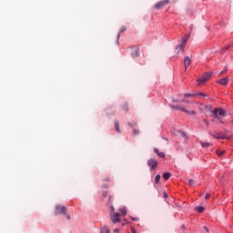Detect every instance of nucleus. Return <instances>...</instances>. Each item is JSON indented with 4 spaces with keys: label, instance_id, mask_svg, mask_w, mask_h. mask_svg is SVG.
I'll use <instances>...</instances> for the list:
<instances>
[{
    "label": "nucleus",
    "instance_id": "nucleus-2",
    "mask_svg": "<svg viewBox=\"0 0 233 233\" xmlns=\"http://www.w3.org/2000/svg\"><path fill=\"white\" fill-rule=\"evenodd\" d=\"M59 214L66 215V207L56 205L55 209V216H59Z\"/></svg>",
    "mask_w": 233,
    "mask_h": 233
},
{
    "label": "nucleus",
    "instance_id": "nucleus-12",
    "mask_svg": "<svg viewBox=\"0 0 233 233\" xmlns=\"http://www.w3.org/2000/svg\"><path fill=\"white\" fill-rule=\"evenodd\" d=\"M123 32H127V26H122L121 27L120 32L118 33V35L116 36L117 45H119V37H121V34H123Z\"/></svg>",
    "mask_w": 233,
    "mask_h": 233
},
{
    "label": "nucleus",
    "instance_id": "nucleus-14",
    "mask_svg": "<svg viewBox=\"0 0 233 233\" xmlns=\"http://www.w3.org/2000/svg\"><path fill=\"white\" fill-rule=\"evenodd\" d=\"M115 130H116V132H117L118 134L121 133V129H119V122H117V120L115 121Z\"/></svg>",
    "mask_w": 233,
    "mask_h": 233
},
{
    "label": "nucleus",
    "instance_id": "nucleus-1",
    "mask_svg": "<svg viewBox=\"0 0 233 233\" xmlns=\"http://www.w3.org/2000/svg\"><path fill=\"white\" fill-rule=\"evenodd\" d=\"M173 110H180L181 112H185L187 116H196V110L194 109H187V107L179 106H172Z\"/></svg>",
    "mask_w": 233,
    "mask_h": 233
},
{
    "label": "nucleus",
    "instance_id": "nucleus-27",
    "mask_svg": "<svg viewBox=\"0 0 233 233\" xmlns=\"http://www.w3.org/2000/svg\"><path fill=\"white\" fill-rule=\"evenodd\" d=\"M132 134H133V136H139V130L133 129Z\"/></svg>",
    "mask_w": 233,
    "mask_h": 233
},
{
    "label": "nucleus",
    "instance_id": "nucleus-16",
    "mask_svg": "<svg viewBox=\"0 0 233 233\" xmlns=\"http://www.w3.org/2000/svg\"><path fill=\"white\" fill-rule=\"evenodd\" d=\"M200 145L203 147V148H208V147H212V144L208 142H200Z\"/></svg>",
    "mask_w": 233,
    "mask_h": 233
},
{
    "label": "nucleus",
    "instance_id": "nucleus-13",
    "mask_svg": "<svg viewBox=\"0 0 233 233\" xmlns=\"http://www.w3.org/2000/svg\"><path fill=\"white\" fill-rule=\"evenodd\" d=\"M195 210H196V212H198V214H203V212H205V208L202 206L196 207Z\"/></svg>",
    "mask_w": 233,
    "mask_h": 233
},
{
    "label": "nucleus",
    "instance_id": "nucleus-10",
    "mask_svg": "<svg viewBox=\"0 0 233 233\" xmlns=\"http://www.w3.org/2000/svg\"><path fill=\"white\" fill-rule=\"evenodd\" d=\"M191 63H192V59H190V57H188V56H186L184 59L185 70L188 69V66H190Z\"/></svg>",
    "mask_w": 233,
    "mask_h": 233
},
{
    "label": "nucleus",
    "instance_id": "nucleus-33",
    "mask_svg": "<svg viewBox=\"0 0 233 233\" xmlns=\"http://www.w3.org/2000/svg\"><path fill=\"white\" fill-rule=\"evenodd\" d=\"M230 46H233V44H229L228 46L225 47V50H228V48H230Z\"/></svg>",
    "mask_w": 233,
    "mask_h": 233
},
{
    "label": "nucleus",
    "instance_id": "nucleus-19",
    "mask_svg": "<svg viewBox=\"0 0 233 233\" xmlns=\"http://www.w3.org/2000/svg\"><path fill=\"white\" fill-rule=\"evenodd\" d=\"M187 183L189 187H196V182L194 181V179H188Z\"/></svg>",
    "mask_w": 233,
    "mask_h": 233
},
{
    "label": "nucleus",
    "instance_id": "nucleus-38",
    "mask_svg": "<svg viewBox=\"0 0 233 233\" xmlns=\"http://www.w3.org/2000/svg\"><path fill=\"white\" fill-rule=\"evenodd\" d=\"M164 198H168V195L166 192H164Z\"/></svg>",
    "mask_w": 233,
    "mask_h": 233
},
{
    "label": "nucleus",
    "instance_id": "nucleus-24",
    "mask_svg": "<svg viewBox=\"0 0 233 233\" xmlns=\"http://www.w3.org/2000/svg\"><path fill=\"white\" fill-rule=\"evenodd\" d=\"M119 211L121 212V214H123V216H127V209L125 208H121Z\"/></svg>",
    "mask_w": 233,
    "mask_h": 233
},
{
    "label": "nucleus",
    "instance_id": "nucleus-20",
    "mask_svg": "<svg viewBox=\"0 0 233 233\" xmlns=\"http://www.w3.org/2000/svg\"><path fill=\"white\" fill-rule=\"evenodd\" d=\"M196 96H198V94H190V93H187L184 95L185 97H196Z\"/></svg>",
    "mask_w": 233,
    "mask_h": 233
},
{
    "label": "nucleus",
    "instance_id": "nucleus-42",
    "mask_svg": "<svg viewBox=\"0 0 233 233\" xmlns=\"http://www.w3.org/2000/svg\"><path fill=\"white\" fill-rule=\"evenodd\" d=\"M132 233H137V232H136V229H132Z\"/></svg>",
    "mask_w": 233,
    "mask_h": 233
},
{
    "label": "nucleus",
    "instance_id": "nucleus-29",
    "mask_svg": "<svg viewBox=\"0 0 233 233\" xmlns=\"http://www.w3.org/2000/svg\"><path fill=\"white\" fill-rule=\"evenodd\" d=\"M123 110H125V112H128V105L126 104L124 106H123Z\"/></svg>",
    "mask_w": 233,
    "mask_h": 233
},
{
    "label": "nucleus",
    "instance_id": "nucleus-40",
    "mask_svg": "<svg viewBox=\"0 0 233 233\" xmlns=\"http://www.w3.org/2000/svg\"><path fill=\"white\" fill-rule=\"evenodd\" d=\"M104 198H106V192L103 193Z\"/></svg>",
    "mask_w": 233,
    "mask_h": 233
},
{
    "label": "nucleus",
    "instance_id": "nucleus-22",
    "mask_svg": "<svg viewBox=\"0 0 233 233\" xmlns=\"http://www.w3.org/2000/svg\"><path fill=\"white\" fill-rule=\"evenodd\" d=\"M161 179V175H157L155 177V183L156 185H157V183H159V180Z\"/></svg>",
    "mask_w": 233,
    "mask_h": 233
},
{
    "label": "nucleus",
    "instance_id": "nucleus-26",
    "mask_svg": "<svg viewBox=\"0 0 233 233\" xmlns=\"http://www.w3.org/2000/svg\"><path fill=\"white\" fill-rule=\"evenodd\" d=\"M197 96H201L204 97L205 99H207V97H208V96H207V94H205V93H197Z\"/></svg>",
    "mask_w": 233,
    "mask_h": 233
},
{
    "label": "nucleus",
    "instance_id": "nucleus-30",
    "mask_svg": "<svg viewBox=\"0 0 233 233\" xmlns=\"http://www.w3.org/2000/svg\"><path fill=\"white\" fill-rule=\"evenodd\" d=\"M203 123H205V125H207V127H208L210 125V122H208V120H207V119H203Z\"/></svg>",
    "mask_w": 233,
    "mask_h": 233
},
{
    "label": "nucleus",
    "instance_id": "nucleus-3",
    "mask_svg": "<svg viewBox=\"0 0 233 233\" xmlns=\"http://www.w3.org/2000/svg\"><path fill=\"white\" fill-rule=\"evenodd\" d=\"M212 77V73H205L200 78L198 79V85H203L204 83H207L208 79Z\"/></svg>",
    "mask_w": 233,
    "mask_h": 233
},
{
    "label": "nucleus",
    "instance_id": "nucleus-5",
    "mask_svg": "<svg viewBox=\"0 0 233 233\" xmlns=\"http://www.w3.org/2000/svg\"><path fill=\"white\" fill-rule=\"evenodd\" d=\"M212 114L214 116V117H216L217 119H221V117H219V116H225V114H227L225 112V110L221 109V108H215L212 111Z\"/></svg>",
    "mask_w": 233,
    "mask_h": 233
},
{
    "label": "nucleus",
    "instance_id": "nucleus-31",
    "mask_svg": "<svg viewBox=\"0 0 233 233\" xmlns=\"http://www.w3.org/2000/svg\"><path fill=\"white\" fill-rule=\"evenodd\" d=\"M133 56H134L135 57H137V56H139V51H138V50H136V51H135V54H133Z\"/></svg>",
    "mask_w": 233,
    "mask_h": 233
},
{
    "label": "nucleus",
    "instance_id": "nucleus-39",
    "mask_svg": "<svg viewBox=\"0 0 233 233\" xmlns=\"http://www.w3.org/2000/svg\"><path fill=\"white\" fill-rule=\"evenodd\" d=\"M66 219L70 220V215L69 214L66 215Z\"/></svg>",
    "mask_w": 233,
    "mask_h": 233
},
{
    "label": "nucleus",
    "instance_id": "nucleus-36",
    "mask_svg": "<svg viewBox=\"0 0 233 233\" xmlns=\"http://www.w3.org/2000/svg\"><path fill=\"white\" fill-rule=\"evenodd\" d=\"M114 233H119V228H115Z\"/></svg>",
    "mask_w": 233,
    "mask_h": 233
},
{
    "label": "nucleus",
    "instance_id": "nucleus-17",
    "mask_svg": "<svg viewBox=\"0 0 233 233\" xmlns=\"http://www.w3.org/2000/svg\"><path fill=\"white\" fill-rule=\"evenodd\" d=\"M170 172L164 173L162 177L166 179V181H168L170 179Z\"/></svg>",
    "mask_w": 233,
    "mask_h": 233
},
{
    "label": "nucleus",
    "instance_id": "nucleus-23",
    "mask_svg": "<svg viewBox=\"0 0 233 233\" xmlns=\"http://www.w3.org/2000/svg\"><path fill=\"white\" fill-rule=\"evenodd\" d=\"M180 136H182V137H184L185 141H187L188 137H187V134H185V132L180 131Z\"/></svg>",
    "mask_w": 233,
    "mask_h": 233
},
{
    "label": "nucleus",
    "instance_id": "nucleus-41",
    "mask_svg": "<svg viewBox=\"0 0 233 233\" xmlns=\"http://www.w3.org/2000/svg\"><path fill=\"white\" fill-rule=\"evenodd\" d=\"M111 210H112V212H114V210H115V209H114V207H112V206H111Z\"/></svg>",
    "mask_w": 233,
    "mask_h": 233
},
{
    "label": "nucleus",
    "instance_id": "nucleus-28",
    "mask_svg": "<svg viewBox=\"0 0 233 233\" xmlns=\"http://www.w3.org/2000/svg\"><path fill=\"white\" fill-rule=\"evenodd\" d=\"M217 154L219 157H221V156H223V154H225V151H219V150H217Z\"/></svg>",
    "mask_w": 233,
    "mask_h": 233
},
{
    "label": "nucleus",
    "instance_id": "nucleus-7",
    "mask_svg": "<svg viewBox=\"0 0 233 233\" xmlns=\"http://www.w3.org/2000/svg\"><path fill=\"white\" fill-rule=\"evenodd\" d=\"M188 39H190V35H185L182 38V43L180 46V50H185V46H187V43L188 41Z\"/></svg>",
    "mask_w": 233,
    "mask_h": 233
},
{
    "label": "nucleus",
    "instance_id": "nucleus-15",
    "mask_svg": "<svg viewBox=\"0 0 233 233\" xmlns=\"http://www.w3.org/2000/svg\"><path fill=\"white\" fill-rule=\"evenodd\" d=\"M154 152L157 153L158 157H165V153L159 152V149L155 148Z\"/></svg>",
    "mask_w": 233,
    "mask_h": 233
},
{
    "label": "nucleus",
    "instance_id": "nucleus-18",
    "mask_svg": "<svg viewBox=\"0 0 233 233\" xmlns=\"http://www.w3.org/2000/svg\"><path fill=\"white\" fill-rule=\"evenodd\" d=\"M211 136L213 137H215L216 139H225V136H220L218 134H217V135L212 134Z\"/></svg>",
    "mask_w": 233,
    "mask_h": 233
},
{
    "label": "nucleus",
    "instance_id": "nucleus-37",
    "mask_svg": "<svg viewBox=\"0 0 233 233\" xmlns=\"http://www.w3.org/2000/svg\"><path fill=\"white\" fill-rule=\"evenodd\" d=\"M204 230H206V232H209L208 228H207L206 226H204Z\"/></svg>",
    "mask_w": 233,
    "mask_h": 233
},
{
    "label": "nucleus",
    "instance_id": "nucleus-9",
    "mask_svg": "<svg viewBox=\"0 0 233 233\" xmlns=\"http://www.w3.org/2000/svg\"><path fill=\"white\" fill-rule=\"evenodd\" d=\"M197 105H198V110L201 112H205V110H210V106H205V104L195 102Z\"/></svg>",
    "mask_w": 233,
    "mask_h": 233
},
{
    "label": "nucleus",
    "instance_id": "nucleus-25",
    "mask_svg": "<svg viewBox=\"0 0 233 233\" xmlns=\"http://www.w3.org/2000/svg\"><path fill=\"white\" fill-rule=\"evenodd\" d=\"M181 44L178 45L177 47H176V50H177V54H179V52H183V50H181Z\"/></svg>",
    "mask_w": 233,
    "mask_h": 233
},
{
    "label": "nucleus",
    "instance_id": "nucleus-6",
    "mask_svg": "<svg viewBox=\"0 0 233 233\" xmlns=\"http://www.w3.org/2000/svg\"><path fill=\"white\" fill-rule=\"evenodd\" d=\"M168 3H170V0H162L155 5V8L157 10H161V8H163V6H167Z\"/></svg>",
    "mask_w": 233,
    "mask_h": 233
},
{
    "label": "nucleus",
    "instance_id": "nucleus-21",
    "mask_svg": "<svg viewBox=\"0 0 233 233\" xmlns=\"http://www.w3.org/2000/svg\"><path fill=\"white\" fill-rule=\"evenodd\" d=\"M101 233H110V229H108L106 227H104L101 228Z\"/></svg>",
    "mask_w": 233,
    "mask_h": 233
},
{
    "label": "nucleus",
    "instance_id": "nucleus-35",
    "mask_svg": "<svg viewBox=\"0 0 233 233\" xmlns=\"http://www.w3.org/2000/svg\"><path fill=\"white\" fill-rule=\"evenodd\" d=\"M227 72V69H224L220 72V76H223V74H225Z\"/></svg>",
    "mask_w": 233,
    "mask_h": 233
},
{
    "label": "nucleus",
    "instance_id": "nucleus-44",
    "mask_svg": "<svg viewBox=\"0 0 233 233\" xmlns=\"http://www.w3.org/2000/svg\"><path fill=\"white\" fill-rule=\"evenodd\" d=\"M128 126H129V127H133L130 123H128Z\"/></svg>",
    "mask_w": 233,
    "mask_h": 233
},
{
    "label": "nucleus",
    "instance_id": "nucleus-4",
    "mask_svg": "<svg viewBox=\"0 0 233 233\" xmlns=\"http://www.w3.org/2000/svg\"><path fill=\"white\" fill-rule=\"evenodd\" d=\"M158 165H159V162H157L156 158H150L147 161V167H149L150 170H156Z\"/></svg>",
    "mask_w": 233,
    "mask_h": 233
},
{
    "label": "nucleus",
    "instance_id": "nucleus-32",
    "mask_svg": "<svg viewBox=\"0 0 233 233\" xmlns=\"http://www.w3.org/2000/svg\"><path fill=\"white\" fill-rule=\"evenodd\" d=\"M205 199H210V194L209 193L206 194Z\"/></svg>",
    "mask_w": 233,
    "mask_h": 233
},
{
    "label": "nucleus",
    "instance_id": "nucleus-43",
    "mask_svg": "<svg viewBox=\"0 0 233 233\" xmlns=\"http://www.w3.org/2000/svg\"><path fill=\"white\" fill-rule=\"evenodd\" d=\"M181 102H182V103H187V100H182Z\"/></svg>",
    "mask_w": 233,
    "mask_h": 233
},
{
    "label": "nucleus",
    "instance_id": "nucleus-11",
    "mask_svg": "<svg viewBox=\"0 0 233 233\" xmlns=\"http://www.w3.org/2000/svg\"><path fill=\"white\" fill-rule=\"evenodd\" d=\"M217 83H218V85H222L223 86H227V85H228V77H224L217 81Z\"/></svg>",
    "mask_w": 233,
    "mask_h": 233
},
{
    "label": "nucleus",
    "instance_id": "nucleus-8",
    "mask_svg": "<svg viewBox=\"0 0 233 233\" xmlns=\"http://www.w3.org/2000/svg\"><path fill=\"white\" fill-rule=\"evenodd\" d=\"M119 213H111V221L112 223H120L121 219L119 218Z\"/></svg>",
    "mask_w": 233,
    "mask_h": 233
},
{
    "label": "nucleus",
    "instance_id": "nucleus-34",
    "mask_svg": "<svg viewBox=\"0 0 233 233\" xmlns=\"http://www.w3.org/2000/svg\"><path fill=\"white\" fill-rule=\"evenodd\" d=\"M132 221H139V218H131Z\"/></svg>",
    "mask_w": 233,
    "mask_h": 233
}]
</instances>
